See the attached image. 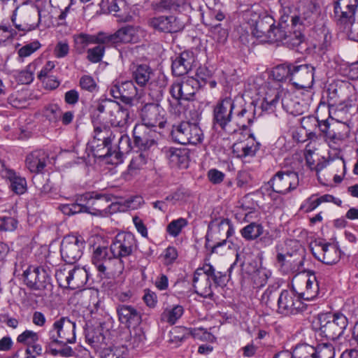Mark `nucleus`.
Masks as SVG:
<instances>
[{
	"label": "nucleus",
	"instance_id": "0eeeda50",
	"mask_svg": "<svg viewBox=\"0 0 358 358\" xmlns=\"http://www.w3.org/2000/svg\"><path fill=\"white\" fill-rule=\"evenodd\" d=\"M234 110H236V104L234 99L226 97L220 100L213 108L214 127L220 128L228 134H231V125Z\"/></svg>",
	"mask_w": 358,
	"mask_h": 358
},
{
	"label": "nucleus",
	"instance_id": "423d86ee",
	"mask_svg": "<svg viewBox=\"0 0 358 358\" xmlns=\"http://www.w3.org/2000/svg\"><path fill=\"white\" fill-rule=\"evenodd\" d=\"M96 110L103 114L112 126L118 130H127L130 119L129 108L110 99L100 100L96 105Z\"/></svg>",
	"mask_w": 358,
	"mask_h": 358
},
{
	"label": "nucleus",
	"instance_id": "ea45409f",
	"mask_svg": "<svg viewBox=\"0 0 358 358\" xmlns=\"http://www.w3.org/2000/svg\"><path fill=\"white\" fill-rule=\"evenodd\" d=\"M42 59L37 58L29 64L24 70L21 71L18 74V80L22 84H30L34 78V72L38 66L42 64Z\"/></svg>",
	"mask_w": 358,
	"mask_h": 358
},
{
	"label": "nucleus",
	"instance_id": "4468645a",
	"mask_svg": "<svg viewBox=\"0 0 358 358\" xmlns=\"http://www.w3.org/2000/svg\"><path fill=\"white\" fill-rule=\"evenodd\" d=\"M112 196L109 194H96L94 197H88V194L85 196L87 199V206H89L88 213L94 215L106 216L116 212L118 209V204L112 202Z\"/></svg>",
	"mask_w": 358,
	"mask_h": 358
},
{
	"label": "nucleus",
	"instance_id": "4be33fe9",
	"mask_svg": "<svg viewBox=\"0 0 358 358\" xmlns=\"http://www.w3.org/2000/svg\"><path fill=\"white\" fill-rule=\"evenodd\" d=\"M156 134L145 124H136L133 129L134 145L141 150H148L156 144Z\"/></svg>",
	"mask_w": 358,
	"mask_h": 358
},
{
	"label": "nucleus",
	"instance_id": "393cba45",
	"mask_svg": "<svg viewBox=\"0 0 358 358\" xmlns=\"http://www.w3.org/2000/svg\"><path fill=\"white\" fill-rule=\"evenodd\" d=\"M314 68L308 64L293 65L290 81L297 88L310 87L313 82Z\"/></svg>",
	"mask_w": 358,
	"mask_h": 358
},
{
	"label": "nucleus",
	"instance_id": "680f3d73",
	"mask_svg": "<svg viewBox=\"0 0 358 358\" xmlns=\"http://www.w3.org/2000/svg\"><path fill=\"white\" fill-rule=\"evenodd\" d=\"M86 339L90 344L98 346L99 344L104 343L105 337L101 332V329H97L88 330L86 334Z\"/></svg>",
	"mask_w": 358,
	"mask_h": 358
},
{
	"label": "nucleus",
	"instance_id": "f704fd0d",
	"mask_svg": "<svg viewBox=\"0 0 358 358\" xmlns=\"http://www.w3.org/2000/svg\"><path fill=\"white\" fill-rule=\"evenodd\" d=\"M300 280L305 284V289L299 293L301 299L313 300L319 294V285L314 274H303L296 280Z\"/></svg>",
	"mask_w": 358,
	"mask_h": 358
},
{
	"label": "nucleus",
	"instance_id": "a19ab883",
	"mask_svg": "<svg viewBox=\"0 0 358 358\" xmlns=\"http://www.w3.org/2000/svg\"><path fill=\"white\" fill-rule=\"evenodd\" d=\"M196 270H201V273L206 275L208 278H211L216 286H223L227 281L225 274L220 271H215L214 267L210 264H204L202 267Z\"/></svg>",
	"mask_w": 358,
	"mask_h": 358
},
{
	"label": "nucleus",
	"instance_id": "c85d7f7f",
	"mask_svg": "<svg viewBox=\"0 0 358 358\" xmlns=\"http://www.w3.org/2000/svg\"><path fill=\"white\" fill-rule=\"evenodd\" d=\"M260 143L257 142L255 138L250 135L243 140L234 143L232 150L238 158L254 156L259 149Z\"/></svg>",
	"mask_w": 358,
	"mask_h": 358
},
{
	"label": "nucleus",
	"instance_id": "b1692460",
	"mask_svg": "<svg viewBox=\"0 0 358 358\" xmlns=\"http://www.w3.org/2000/svg\"><path fill=\"white\" fill-rule=\"evenodd\" d=\"M313 256L324 264H336L341 258V251L334 244L320 242L312 248Z\"/></svg>",
	"mask_w": 358,
	"mask_h": 358
},
{
	"label": "nucleus",
	"instance_id": "bb28decb",
	"mask_svg": "<svg viewBox=\"0 0 358 358\" xmlns=\"http://www.w3.org/2000/svg\"><path fill=\"white\" fill-rule=\"evenodd\" d=\"M208 227L210 229L215 227L220 234H223L225 237V239H223L222 241L217 242L215 245H211L210 244L209 239L210 234L209 232L207 233L206 248L210 250L211 253H215L217 252V248L218 247L222 246L226 243V239L230 237L234 233V229L229 219H222L217 223L212 222Z\"/></svg>",
	"mask_w": 358,
	"mask_h": 358
},
{
	"label": "nucleus",
	"instance_id": "0e129e2a",
	"mask_svg": "<svg viewBox=\"0 0 358 358\" xmlns=\"http://www.w3.org/2000/svg\"><path fill=\"white\" fill-rule=\"evenodd\" d=\"M105 48L103 45H97L93 48L88 49L87 59L93 63L99 62L104 55Z\"/></svg>",
	"mask_w": 358,
	"mask_h": 358
},
{
	"label": "nucleus",
	"instance_id": "603ef678",
	"mask_svg": "<svg viewBox=\"0 0 358 358\" xmlns=\"http://www.w3.org/2000/svg\"><path fill=\"white\" fill-rule=\"evenodd\" d=\"M167 157L170 162L179 166H185L187 156L184 152L180 149L170 148L167 152Z\"/></svg>",
	"mask_w": 358,
	"mask_h": 358
},
{
	"label": "nucleus",
	"instance_id": "e2e57ef3",
	"mask_svg": "<svg viewBox=\"0 0 358 358\" xmlns=\"http://www.w3.org/2000/svg\"><path fill=\"white\" fill-rule=\"evenodd\" d=\"M127 130H117L116 138H117V148L120 151L128 150L130 148V138L127 134Z\"/></svg>",
	"mask_w": 358,
	"mask_h": 358
},
{
	"label": "nucleus",
	"instance_id": "bf43d9fd",
	"mask_svg": "<svg viewBox=\"0 0 358 358\" xmlns=\"http://www.w3.org/2000/svg\"><path fill=\"white\" fill-rule=\"evenodd\" d=\"M185 3V0H160L158 8L160 10H178Z\"/></svg>",
	"mask_w": 358,
	"mask_h": 358
},
{
	"label": "nucleus",
	"instance_id": "6ab92c4d",
	"mask_svg": "<svg viewBox=\"0 0 358 358\" xmlns=\"http://www.w3.org/2000/svg\"><path fill=\"white\" fill-rule=\"evenodd\" d=\"M256 109L252 103L245 107H241L234 111L231 134L250 127L255 119Z\"/></svg>",
	"mask_w": 358,
	"mask_h": 358
},
{
	"label": "nucleus",
	"instance_id": "7c9ffc66",
	"mask_svg": "<svg viewBox=\"0 0 358 358\" xmlns=\"http://www.w3.org/2000/svg\"><path fill=\"white\" fill-rule=\"evenodd\" d=\"M48 161V153L43 150H37L27 156L25 164L30 172L40 173L43 171Z\"/></svg>",
	"mask_w": 358,
	"mask_h": 358
},
{
	"label": "nucleus",
	"instance_id": "72a5a7b5",
	"mask_svg": "<svg viewBox=\"0 0 358 358\" xmlns=\"http://www.w3.org/2000/svg\"><path fill=\"white\" fill-rule=\"evenodd\" d=\"M194 57L189 52H183L177 56L172 62V71L176 76H181L187 73L193 66Z\"/></svg>",
	"mask_w": 358,
	"mask_h": 358
},
{
	"label": "nucleus",
	"instance_id": "69168bd1",
	"mask_svg": "<svg viewBox=\"0 0 358 358\" xmlns=\"http://www.w3.org/2000/svg\"><path fill=\"white\" fill-rule=\"evenodd\" d=\"M9 103L14 108H22L27 105V101L22 93L16 92L9 96Z\"/></svg>",
	"mask_w": 358,
	"mask_h": 358
},
{
	"label": "nucleus",
	"instance_id": "7ed1b4c3",
	"mask_svg": "<svg viewBox=\"0 0 358 358\" xmlns=\"http://www.w3.org/2000/svg\"><path fill=\"white\" fill-rule=\"evenodd\" d=\"M264 97L260 106L262 112L267 113L275 112L276 106L282 97V106L287 113L294 115L303 113L299 108L294 109L296 106L299 107V104L292 99V95L289 93L285 92L280 89L279 83H274L273 85L268 83L264 87Z\"/></svg>",
	"mask_w": 358,
	"mask_h": 358
},
{
	"label": "nucleus",
	"instance_id": "ddd939ff",
	"mask_svg": "<svg viewBox=\"0 0 358 358\" xmlns=\"http://www.w3.org/2000/svg\"><path fill=\"white\" fill-rule=\"evenodd\" d=\"M299 175L294 171H278L268 182L275 193L287 194L299 186Z\"/></svg>",
	"mask_w": 358,
	"mask_h": 358
},
{
	"label": "nucleus",
	"instance_id": "338daca9",
	"mask_svg": "<svg viewBox=\"0 0 358 358\" xmlns=\"http://www.w3.org/2000/svg\"><path fill=\"white\" fill-rule=\"evenodd\" d=\"M319 206L320 203L317 200V196L313 194L303 201L300 206V210L304 213H309L314 210Z\"/></svg>",
	"mask_w": 358,
	"mask_h": 358
},
{
	"label": "nucleus",
	"instance_id": "aec40b11",
	"mask_svg": "<svg viewBox=\"0 0 358 358\" xmlns=\"http://www.w3.org/2000/svg\"><path fill=\"white\" fill-rule=\"evenodd\" d=\"M280 22L278 26H274V20L272 18V22L269 23V27L266 31L262 41H268L271 43L274 42H283L287 38V34L289 32L288 24H286L289 19L288 11L282 12Z\"/></svg>",
	"mask_w": 358,
	"mask_h": 358
},
{
	"label": "nucleus",
	"instance_id": "a211bd4d",
	"mask_svg": "<svg viewBox=\"0 0 358 358\" xmlns=\"http://www.w3.org/2000/svg\"><path fill=\"white\" fill-rule=\"evenodd\" d=\"M113 257L109 255L108 250L104 246H98L94 249L92 262L98 271V275L101 279L110 278L115 273L110 271V264L115 261Z\"/></svg>",
	"mask_w": 358,
	"mask_h": 358
},
{
	"label": "nucleus",
	"instance_id": "c03bdc74",
	"mask_svg": "<svg viewBox=\"0 0 358 358\" xmlns=\"http://www.w3.org/2000/svg\"><path fill=\"white\" fill-rule=\"evenodd\" d=\"M263 231V227L260 224L251 222L241 230V234L245 240L253 241L259 237Z\"/></svg>",
	"mask_w": 358,
	"mask_h": 358
},
{
	"label": "nucleus",
	"instance_id": "a18cd8bd",
	"mask_svg": "<svg viewBox=\"0 0 358 358\" xmlns=\"http://www.w3.org/2000/svg\"><path fill=\"white\" fill-rule=\"evenodd\" d=\"M73 41L76 52L82 54L90 44L94 43V36L80 33L73 36Z\"/></svg>",
	"mask_w": 358,
	"mask_h": 358
},
{
	"label": "nucleus",
	"instance_id": "49530a36",
	"mask_svg": "<svg viewBox=\"0 0 358 358\" xmlns=\"http://www.w3.org/2000/svg\"><path fill=\"white\" fill-rule=\"evenodd\" d=\"M316 352L315 348L307 343L296 345L291 352L294 358H314Z\"/></svg>",
	"mask_w": 358,
	"mask_h": 358
},
{
	"label": "nucleus",
	"instance_id": "58836bf2",
	"mask_svg": "<svg viewBox=\"0 0 358 358\" xmlns=\"http://www.w3.org/2000/svg\"><path fill=\"white\" fill-rule=\"evenodd\" d=\"M152 71L147 64H140L134 66L132 76L136 83L141 87L145 86L151 78Z\"/></svg>",
	"mask_w": 358,
	"mask_h": 358
},
{
	"label": "nucleus",
	"instance_id": "2f4dec72",
	"mask_svg": "<svg viewBox=\"0 0 358 358\" xmlns=\"http://www.w3.org/2000/svg\"><path fill=\"white\" fill-rule=\"evenodd\" d=\"M144 36V31L138 27L125 26L115 32L116 44L136 43Z\"/></svg>",
	"mask_w": 358,
	"mask_h": 358
},
{
	"label": "nucleus",
	"instance_id": "f8f14e48",
	"mask_svg": "<svg viewBox=\"0 0 358 358\" xmlns=\"http://www.w3.org/2000/svg\"><path fill=\"white\" fill-rule=\"evenodd\" d=\"M356 99L355 90L349 83H342L335 87L331 86L328 90V101L329 104L343 106L348 108L352 106Z\"/></svg>",
	"mask_w": 358,
	"mask_h": 358
},
{
	"label": "nucleus",
	"instance_id": "c756f323",
	"mask_svg": "<svg viewBox=\"0 0 358 358\" xmlns=\"http://www.w3.org/2000/svg\"><path fill=\"white\" fill-rule=\"evenodd\" d=\"M37 13H38V22L37 23H31L29 18L31 16H34V13L31 10H26L21 15V18L23 20V22L17 23L16 22V17H17V9L14 10L12 17L11 20L13 23L15 27L22 31L27 32L32 30L36 29V28L38 26L39 23L41 21V18L43 16L44 10L43 9L40 7L39 6H36Z\"/></svg>",
	"mask_w": 358,
	"mask_h": 358
},
{
	"label": "nucleus",
	"instance_id": "864d4df0",
	"mask_svg": "<svg viewBox=\"0 0 358 358\" xmlns=\"http://www.w3.org/2000/svg\"><path fill=\"white\" fill-rule=\"evenodd\" d=\"M62 111L57 104H48L43 108V114L50 122H57L61 117Z\"/></svg>",
	"mask_w": 358,
	"mask_h": 358
},
{
	"label": "nucleus",
	"instance_id": "a878e982",
	"mask_svg": "<svg viewBox=\"0 0 358 358\" xmlns=\"http://www.w3.org/2000/svg\"><path fill=\"white\" fill-rule=\"evenodd\" d=\"M110 93L115 99H120L126 103H130L137 94V89L131 80H126L113 85Z\"/></svg>",
	"mask_w": 358,
	"mask_h": 358
},
{
	"label": "nucleus",
	"instance_id": "09e8293b",
	"mask_svg": "<svg viewBox=\"0 0 358 358\" xmlns=\"http://www.w3.org/2000/svg\"><path fill=\"white\" fill-rule=\"evenodd\" d=\"M110 145H105L96 140H92L87 144V150L96 158H104L109 152Z\"/></svg>",
	"mask_w": 358,
	"mask_h": 358
},
{
	"label": "nucleus",
	"instance_id": "f257e3e1",
	"mask_svg": "<svg viewBox=\"0 0 358 358\" xmlns=\"http://www.w3.org/2000/svg\"><path fill=\"white\" fill-rule=\"evenodd\" d=\"M76 323L68 317H61L54 322L48 333L52 355L69 357L73 355V349L67 345L76 343Z\"/></svg>",
	"mask_w": 358,
	"mask_h": 358
},
{
	"label": "nucleus",
	"instance_id": "f03ea898",
	"mask_svg": "<svg viewBox=\"0 0 358 358\" xmlns=\"http://www.w3.org/2000/svg\"><path fill=\"white\" fill-rule=\"evenodd\" d=\"M358 15V0H336L334 3V17L339 29L349 38L358 41L355 22Z\"/></svg>",
	"mask_w": 358,
	"mask_h": 358
},
{
	"label": "nucleus",
	"instance_id": "4d7b16f0",
	"mask_svg": "<svg viewBox=\"0 0 358 358\" xmlns=\"http://www.w3.org/2000/svg\"><path fill=\"white\" fill-rule=\"evenodd\" d=\"M38 267L29 266L23 273V278L25 284L33 289H36L37 285L36 276H37Z\"/></svg>",
	"mask_w": 358,
	"mask_h": 358
},
{
	"label": "nucleus",
	"instance_id": "5701e85b",
	"mask_svg": "<svg viewBox=\"0 0 358 358\" xmlns=\"http://www.w3.org/2000/svg\"><path fill=\"white\" fill-rule=\"evenodd\" d=\"M298 15H292V25L307 26L314 20L316 6L312 0H300L297 6Z\"/></svg>",
	"mask_w": 358,
	"mask_h": 358
},
{
	"label": "nucleus",
	"instance_id": "e433bc0d",
	"mask_svg": "<svg viewBox=\"0 0 358 358\" xmlns=\"http://www.w3.org/2000/svg\"><path fill=\"white\" fill-rule=\"evenodd\" d=\"M117 129L110 128L106 125H101L94 127V138L105 145H110L116 138Z\"/></svg>",
	"mask_w": 358,
	"mask_h": 358
},
{
	"label": "nucleus",
	"instance_id": "1a4fd4ad",
	"mask_svg": "<svg viewBox=\"0 0 358 358\" xmlns=\"http://www.w3.org/2000/svg\"><path fill=\"white\" fill-rule=\"evenodd\" d=\"M173 140L180 144L196 145L202 141L203 134L196 122H182L173 125L171 132Z\"/></svg>",
	"mask_w": 358,
	"mask_h": 358
},
{
	"label": "nucleus",
	"instance_id": "9d476101",
	"mask_svg": "<svg viewBox=\"0 0 358 358\" xmlns=\"http://www.w3.org/2000/svg\"><path fill=\"white\" fill-rule=\"evenodd\" d=\"M89 273L85 267L66 268L56 273V278L60 287L76 289L83 287L88 280Z\"/></svg>",
	"mask_w": 358,
	"mask_h": 358
},
{
	"label": "nucleus",
	"instance_id": "f3484780",
	"mask_svg": "<svg viewBox=\"0 0 358 358\" xmlns=\"http://www.w3.org/2000/svg\"><path fill=\"white\" fill-rule=\"evenodd\" d=\"M305 308L299 295H296L292 290H282L278 299V313L288 315L296 314Z\"/></svg>",
	"mask_w": 358,
	"mask_h": 358
},
{
	"label": "nucleus",
	"instance_id": "6e6d98bb",
	"mask_svg": "<svg viewBox=\"0 0 358 358\" xmlns=\"http://www.w3.org/2000/svg\"><path fill=\"white\" fill-rule=\"evenodd\" d=\"M38 334L31 330H25L17 337V342L25 345H29L38 342Z\"/></svg>",
	"mask_w": 358,
	"mask_h": 358
},
{
	"label": "nucleus",
	"instance_id": "39448f33",
	"mask_svg": "<svg viewBox=\"0 0 358 358\" xmlns=\"http://www.w3.org/2000/svg\"><path fill=\"white\" fill-rule=\"evenodd\" d=\"M199 84L193 77L187 78L181 82L174 83L170 88L172 99H169V112L180 115L185 110L182 101H189L199 89Z\"/></svg>",
	"mask_w": 358,
	"mask_h": 358
},
{
	"label": "nucleus",
	"instance_id": "052dcab7",
	"mask_svg": "<svg viewBox=\"0 0 358 358\" xmlns=\"http://www.w3.org/2000/svg\"><path fill=\"white\" fill-rule=\"evenodd\" d=\"M304 41V36L300 31H294L291 33L289 31L287 34V38L285 40V44L289 48L298 47Z\"/></svg>",
	"mask_w": 358,
	"mask_h": 358
},
{
	"label": "nucleus",
	"instance_id": "473e14b6",
	"mask_svg": "<svg viewBox=\"0 0 358 358\" xmlns=\"http://www.w3.org/2000/svg\"><path fill=\"white\" fill-rule=\"evenodd\" d=\"M0 175L9 181L11 189L17 194H22L27 191L25 178L17 174L14 170L3 166Z\"/></svg>",
	"mask_w": 358,
	"mask_h": 358
},
{
	"label": "nucleus",
	"instance_id": "8fccbe9b",
	"mask_svg": "<svg viewBox=\"0 0 358 358\" xmlns=\"http://www.w3.org/2000/svg\"><path fill=\"white\" fill-rule=\"evenodd\" d=\"M292 64H280L273 69L271 75L278 82L285 80L291 78Z\"/></svg>",
	"mask_w": 358,
	"mask_h": 358
},
{
	"label": "nucleus",
	"instance_id": "9b49d317",
	"mask_svg": "<svg viewBox=\"0 0 358 358\" xmlns=\"http://www.w3.org/2000/svg\"><path fill=\"white\" fill-rule=\"evenodd\" d=\"M136 248L135 236L129 232H120L113 239L110 251L114 259H121L131 255Z\"/></svg>",
	"mask_w": 358,
	"mask_h": 358
},
{
	"label": "nucleus",
	"instance_id": "412c9836",
	"mask_svg": "<svg viewBox=\"0 0 358 358\" xmlns=\"http://www.w3.org/2000/svg\"><path fill=\"white\" fill-rule=\"evenodd\" d=\"M148 24L155 30L164 33H176L184 27L183 22L174 15L152 17L149 20Z\"/></svg>",
	"mask_w": 358,
	"mask_h": 358
},
{
	"label": "nucleus",
	"instance_id": "4c0bfd02",
	"mask_svg": "<svg viewBox=\"0 0 358 358\" xmlns=\"http://www.w3.org/2000/svg\"><path fill=\"white\" fill-rule=\"evenodd\" d=\"M129 329V335L125 338L127 346L138 348L143 346L145 341V333L139 325L132 327Z\"/></svg>",
	"mask_w": 358,
	"mask_h": 358
},
{
	"label": "nucleus",
	"instance_id": "cd10ccee",
	"mask_svg": "<svg viewBox=\"0 0 358 358\" xmlns=\"http://www.w3.org/2000/svg\"><path fill=\"white\" fill-rule=\"evenodd\" d=\"M116 310L120 322L128 329L140 324L141 315L135 307L129 305H118Z\"/></svg>",
	"mask_w": 358,
	"mask_h": 358
},
{
	"label": "nucleus",
	"instance_id": "c9c22d12",
	"mask_svg": "<svg viewBox=\"0 0 358 358\" xmlns=\"http://www.w3.org/2000/svg\"><path fill=\"white\" fill-rule=\"evenodd\" d=\"M193 287L195 292L204 298L213 296L210 280L201 270H196L194 273Z\"/></svg>",
	"mask_w": 358,
	"mask_h": 358
},
{
	"label": "nucleus",
	"instance_id": "dca6fc26",
	"mask_svg": "<svg viewBox=\"0 0 358 358\" xmlns=\"http://www.w3.org/2000/svg\"><path fill=\"white\" fill-rule=\"evenodd\" d=\"M141 117L146 127L164 128L166 123V113L158 103L145 104L141 109Z\"/></svg>",
	"mask_w": 358,
	"mask_h": 358
},
{
	"label": "nucleus",
	"instance_id": "79ce46f5",
	"mask_svg": "<svg viewBox=\"0 0 358 358\" xmlns=\"http://www.w3.org/2000/svg\"><path fill=\"white\" fill-rule=\"evenodd\" d=\"M148 161V155L143 152L136 153L133 156L128 166V173L131 176L138 174L140 170L143 169Z\"/></svg>",
	"mask_w": 358,
	"mask_h": 358
},
{
	"label": "nucleus",
	"instance_id": "37998d69",
	"mask_svg": "<svg viewBox=\"0 0 358 358\" xmlns=\"http://www.w3.org/2000/svg\"><path fill=\"white\" fill-rule=\"evenodd\" d=\"M184 308L182 306L175 305L172 307L166 308L162 314V320L174 324L183 315Z\"/></svg>",
	"mask_w": 358,
	"mask_h": 358
},
{
	"label": "nucleus",
	"instance_id": "774afa93",
	"mask_svg": "<svg viewBox=\"0 0 358 358\" xmlns=\"http://www.w3.org/2000/svg\"><path fill=\"white\" fill-rule=\"evenodd\" d=\"M271 273L265 268L258 269L253 275V280L255 284L257 287L264 286L270 277Z\"/></svg>",
	"mask_w": 358,
	"mask_h": 358
},
{
	"label": "nucleus",
	"instance_id": "13d9d810",
	"mask_svg": "<svg viewBox=\"0 0 358 358\" xmlns=\"http://www.w3.org/2000/svg\"><path fill=\"white\" fill-rule=\"evenodd\" d=\"M316 352L314 358H335L336 352L333 345L322 344L315 348Z\"/></svg>",
	"mask_w": 358,
	"mask_h": 358
},
{
	"label": "nucleus",
	"instance_id": "6e6552de",
	"mask_svg": "<svg viewBox=\"0 0 358 358\" xmlns=\"http://www.w3.org/2000/svg\"><path fill=\"white\" fill-rule=\"evenodd\" d=\"M243 17L250 25L252 34L257 38H263L269 27L268 24L272 22V17L266 15L258 4H254L245 10Z\"/></svg>",
	"mask_w": 358,
	"mask_h": 358
},
{
	"label": "nucleus",
	"instance_id": "2eb2a0df",
	"mask_svg": "<svg viewBox=\"0 0 358 358\" xmlns=\"http://www.w3.org/2000/svg\"><path fill=\"white\" fill-rule=\"evenodd\" d=\"M85 242L75 236H67L61 243L60 252L62 259L67 264L76 262L83 255Z\"/></svg>",
	"mask_w": 358,
	"mask_h": 358
},
{
	"label": "nucleus",
	"instance_id": "de8ad7c7",
	"mask_svg": "<svg viewBox=\"0 0 358 358\" xmlns=\"http://www.w3.org/2000/svg\"><path fill=\"white\" fill-rule=\"evenodd\" d=\"M41 47V45L40 42L37 40L26 43L17 50L18 61L20 62H23L25 58L30 57Z\"/></svg>",
	"mask_w": 358,
	"mask_h": 358
},
{
	"label": "nucleus",
	"instance_id": "3c124183",
	"mask_svg": "<svg viewBox=\"0 0 358 358\" xmlns=\"http://www.w3.org/2000/svg\"><path fill=\"white\" fill-rule=\"evenodd\" d=\"M188 224L185 218L180 217L172 220L166 227V232L172 237H177Z\"/></svg>",
	"mask_w": 358,
	"mask_h": 358
},
{
	"label": "nucleus",
	"instance_id": "20e7f679",
	"mask_svg": "<svg viewBox=\"0 0 358 358\" xmlns=\"http://www.w3.org/2000/svg\"><path fill=\"white\" fill-rule=\"evenodd\" d=\"M312 325L319 336L334 341L343 334L348 326V319L340 313H320L313 320Z\"/></svg>",
	"mask_w": 358,
	"mask_h": 358
},
{
	"label": "nucleus",
	"instance_id": "5fc2aeb1",
	"mask_svg": "<svg viewBox=\"0 0 358 358\" xmlns=\"http://www.w3.org/2000/svg\"><path fill=\"white\" fill-rule=\"evenodd\" d=\"M36 289H48L51 287L50 276L47 271L43 267H38Z\"/></svg>",
	"mask_w": 358,
	"mask_h": 358
}]
</instances>
